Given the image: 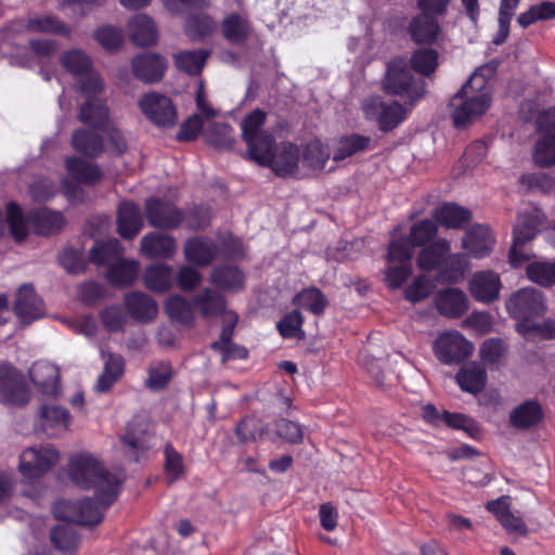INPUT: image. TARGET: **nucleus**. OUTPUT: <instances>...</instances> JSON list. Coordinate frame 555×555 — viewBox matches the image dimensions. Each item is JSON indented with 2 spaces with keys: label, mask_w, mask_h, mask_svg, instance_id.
<instances>
[{
  "label": "nucleus",
  "mask_w": 555,
  "mask_h": 555,
  "mask_svg": "<svg viewBox=\"0 0 555 555\" xmlns=\"http://www.w3.org/2000/svg\"><path fill=\"white\" fill-rule=\"evenodd\" d=\"M209 53L206 50L180 51L175 55V64L178 69L197 75L202 72Z\"/></svg>",
  "instance_id": "nucleus-47"
},
{
  "label": "nucleus",
  "mask_w": 555,
  "mask_h": 555,
  "mask_svg": "<svg viewBox=\"0 0 555 555\" xmlns=\"http://www.w3.org/2000/svg\"><path fill=\"white\" fill-rule=\"evenodd\" d=\"M491 69L487 66L477 68L469 80L451 99L452 118L456 127L465 126L481 116L491 103V87L488 76Z\"/></svg>",
  "instance_id": "nucleus-2"
},
{
  "label": "nucleus",
  "mask_w": 555,
  "mask_h": 555,
  "mask_svg": "<svg viewBox=\"0 0 555 555\" xmlns=\"http://www.w3.org/2000/svg\"><path fill=\"white\" fill-rule=\"evenodd\" d=\"M26 33L55 34L69 38L72 29L54 16L36 15L27 20L14 21L0 31V39L15 46L20 37Z\"/></svg>",
  "instance_id": "nucleus-8"
},
{
  "label": "nucleus",
  "mask_w": 555,
  "mask_h": 555,
  "mask_svg": "<svg viewBox=\"0 0 555 555\" xmlns=\"http://www.w3.org/2000/svg\"><path fill=\"white\" fill-rule=\"evenodd\" d=\"M501 288L500 278L492 271H481L473 275L469 289L473 297L480 302H491L499 297Z\"/></svg>",
  "instance_id": "nucleus-26"
},
{
  "label": "nucleus",
  "mask_w": 555,
  "mask_h": 555,
  "mask_svg": "<svg viewBox=\"0 0 555 555\" xmlns=\"http://www.w3.org/2000/svg\"><path fill=\"white\" fill-rule=\"evenodd\" d=\"M81 122L93 128H102L107 135L112 149L121 153L126 150V141L121 131L108 121V108L101 99L86 101L80 107Z\"/></svg>",
  "instance_id": "nucleus-10"
},
{
  "label": "nucleus",
  "mask_w": 555,
  "mask_h": 555,
  "mask_svg": "<svg viewBox=\"0 0 555 555\" xmlns=\"http://www.w3.org/2000/svg\"><path fill=\"white\" fill-rule=\"evenodd\" d=\"M410 241L404 238L395 240L388 247V262L389 263H411L413 249Z\"/></svg>",
  "instance_id": "nucleus-64"
},
{
  "label": "nucleus",
  "mask_w": 555,
  "mask_h": 555,
  "mask_svg": "<svg viewBox=\"0 0 555 555\" xmlns=\"http://www.w3.org/2000/svg\"><path fill=\"white\" fill-rule=\"evenodd\" d=\"M408 31L415 43L431 44L440 34V25L428 13H421L412 18Z\"/></svg>",
  "instance_id": "nucleus-30"
},
{
  "label": "nucleus",
  "mask_w": 555,
  "mask_h": 555,
  "mask_svg": "<svg viewBox=\"0 0 555 555\" xmlns=\"http://www.w3.org/2000/svg\"><path fill=\"white\" fill-rule=\"evenodd\" d=\"M293 302L295 306L317 315L322 314L327 306L326 298L321 291L315 287L302 289L294 297Z\"/></svg>",
  "instance_id": "nucleus-52"
},
{
  "label": "nucleus",
  "mask_w": 555,
  "mask_h": 555,
  "mask_svg": "<svg viewBox=\"0 0 555 555\" xmlns=\"http://www.w3.org/2000/svg\"><path fill=\"white\" fill-rule=\"evenodd\" d=\"M124 249L118 240L112 238L107 242H96L90 250L89 258L96 264L113 266L121 259Z\"/></svg>",
  "instance_id": "nucleus-43"
},
{
  "label": "nucleus",
  "mask_w": 555,
  "mask_h": 555,
  "mask_svg": "<svg viewBox=\"0 0 555 555\" xmlns=\"http://www.w3.org/2000/svg\"><path fill=\"white\" fill-rule=\"evenodd\" d=\"M268 155V162H256L260 166L270 167L281 177L292 176L296 172L300 160L298 147L292 143H282L275 146V142L262 151Z\"/></svg>",
  "instance_id": "nucleus-17"
},
{
  "label": "nucleus",
  "mask_w": 555,
  "mask_h": 555,
  "mask_svg": "<svg viewBox=\"0 0 555 555\" xmlns=\"http://www.w3.org/2000/svg\"><path fill=\"white\" fill-rule=\"evenodd\" d=\"M221 31L223 37L232 44H242L250 36L251 26L245 15L232 13L223 18Z\"/></svg>",
  "instance_id": "nucleus-37"
},
{
  "label": "nucleus",
  "mask_w": 555,
  "mask_h": 555,
  "mask_svg": "<svg viewBox=\"0 0 555 555\" xmlns=\"http://www.w3.org/2000/svg\"><path fill=\"white\" fill-rule=\"evenodd\" d=\"M172 367L168 362H156L149 367L146 386L149 389L157 391L164 389L170 382Z\"/></svg>",
  "instance_id": "nucleus-59"
},
{
  "label": "nucleus",
  "mask_w": 555,
  "mask_h": 555,
  "mask_svg": "<svg viewBox=\"0 0 555 555\" xmlns=\"http://www.w3.org/2000/svg\"><path fill=\"white\" fill-rule=\"evenodd\" d=\"M139 268L140 266L137 260L120 259L108 268L106 279L112 285L127 286L135 281Z\"/></svg>",
  "instance_id": "nucleus-42"
},
{
  "label": "nucleus",
  "mask_w": 555,
  "mask_h": 555,
  "mask_svg": "<svg viewBox=\"0 0 555 555\" xmlns=\"http://www.w3.org/2000/svg\"><path fill=\"white\" fill-rule=\"evenodd\" d=\"M411 64L415 72L430 75L438 66V52L434 49H418L413 53Z\"/></svg>",
  "instance_id": "nucleus-62"
},
{
  "label": "nucleus",
  "mask_w": 555,
  "mask_h": 555,
  "mask_svg": "<svg viewBox=\"0 0 555 555\" xmlns=\"http://www.w3.org/2000/svg\"><path fill=\"white\" fill-rule=\"evenodd\" d=\"M143 282L152 292L166 293L171 289L175 283L173 269L165 263L151 264L143 273Z\"/></svg>",
  "instance_id": "nucleus-36"
},
{
  "label": "nucleus",
  "mask_w": 555,
  "mask_h": 555,
  "mask_svg": "<svg viewBox=\"0 0 555 555\" xmlns=\"http://www.w3.org/2000/svg\"><path fill=\"white\" fill-rule=\"evenodd\" d=\"M506 309L519 322H531L529 318L545 311V304L540 291L527 287L511 296L506 301Z\"/></svg>",
  "instance_id": "nucleus-15"
},
{
  "label": "nucleus",
  "mask_w": 555,
  "mask_h": 555,
  "mask_svg": "<svg viewBox=\"0 0 555 555\" xmlns=\"http://www.w3.org/2000/svg\"><path fill=\"white\" fill-rule=\"evenodd\" d=\"M517 331L526 339H534L537 337L552 339L555 338V321L546 320L543 323L518 322Z\"/></svg>",
  "instance_id": "nucleus-57"
},
{
  "label": "nucleus",
  "mask_w": 555,
  "mask_h": 555,
  "mask_svg": "<svg viewBox=\"0 0 555 555\" xmlns=\"http://www.w3.org/2000/svg\"><path fill=\"white\" fill-rule=\"evenodd\" d=\"M60 63L74 77L83 79L80 91L86 101L99 99L96 95L102 91L103 82L92 70L91 57L83 50L73 48L64 51L60 56Z\"/></svg>",
  "instance_id": "nucleus-3"
},
{
  "label": "nucleus",
  "mask_w": 555,
  "mask_h": 555,
  "mask_svg": "<svg viewBox=\"0 0 555 555\" xmlns=\"http://www.w3.org/2000/svg\"><path fill=\"white\" fill-rule=\"evenodd\" d=\"M537 124L541 138L535 143L533 160L540 167H550L555 164V107L542 113Z\"/></svg>",
  "instance_id": "nucleus-14"
},
{
  "label": "nucleus",
  "mask_w": 555,
  "mask_h": 555,
  "mask_svg": "<svg viewBox=\"0 0 555 555\" xmlns=\"http://www.w3.org/2000/svg\"><path fill=\"white\" fill-rule=\"evenodd\" d=\"M140 250L147 258L170 259L177 250V244L170 235L152 232L142 237Z\"/></svg>",
  "instance_id": "nucleus-29"
},
{
  "label": "nucleus",
  "mask_w": 555,
  "mask_h": 555,
  "mask_svg": "<svg viewBox=\"0 0 555 555\" xmlns=\"http://www.w3.org/2000/svg\"><path fill=\"white\" fill-rule=\"evenodd\" d=\"M435 306L440 314L448 318H460L468 309V298L459 288H446L436 295Z\"/></svg>",
  "instance_id": "nucleus-25"
},
{
  "label": "nucleus",
  "mask_w": 555,
  "mask_h": 555,
  "mask_svg": "<svg viewBox=\"0 0 555 555\" xmlns=\"http://www.w3.org/2000/svg\"><path fill=\"white\" fill-rule=\"evenodd\" d=\"M125 455L133 462H139L147 452L150 446L143 430H138L129 424L121 439Z\"/></svg>",
  "instance_id": "nucleus-41"
},
{
  "label": "nucleus",
  "mask_w": 555,
  "mask_h": 555,
  "mask_svg": "<svg viewBox=\"0 0 555 555\" xmlns=\"http://www.w3.org/2000/svg\"><path fill=\"white\" fill-rule=\"evenodd\" d=\"M530 281L542 286L555 284V261H534L527 267Z\"/></svg>",
  "instance_id": "nucleus-56"
},
{
  "label": "nucleus",
  "mask_w": 555,
  "mask_h": 555,
  "mask_svg": "<svg viewBox=\"0 0 555 555\" xmlns=\"http://www.w3.org/2000/svg\"><path fill=\"white\" fill-rule=\"evenodd\" d=\"M467 268V255L461 253L450 254L449 251L440 270V279L446 282H459L464 278Z\"/></svg>",
  "instance_id": "nucleus-48"
},
{
  "label": "nucleus",
  "mask_w": 555,
  "mask_h": 555,
  "mask_svg": "<svg viewBox=\"0 0 555 555\" xmlns=\"http://www.w3.org/2000/svg\"><path fill=\"white\" fill-rule=\"evenodd\" d=\"M125 306L129 314L138 321L149 322L156 318V301L142 292L129 293L125 296Z\"/></svg>",
  "instance_id": "nucleus-33"
},
{
  "label": "nucleus",
  "mask_w": 555,
  "mask_h": 555,
  "mask_svg": "<svg viewBox=\"0 0 555 555\" xmlns=\"http://www.w3.org/2000/svg\"><path fill=\"white\" fill-rule=\"evenodd\" d=\"M101 356L104 359V370L98 378L95 389L99 392H106L121 376L124 372V360L120 356L114 353H109L107 358H105L103 350H101Z\"/></svg>",
  "instance_id": "nucleus-40"
},
{
  "label": "nucleus",
  "mask_w": 555,
  "mask_h": 555,
  "mask_svg": "<svg viewBox=\"0 0 555 555\" xmlns=\"http://www.w3.org/2000/svg\"><path fill=\"white\" fill-rule=\"evenodd\" d=\"M494 245L493 234L488 225L476 224L469 228L463 240L462 247L468 256L483 258L490 254Z\"/></svg>",
  "instance_id": "nucleus-23"
},
{
  "label": "nucleus",
  "mask_w": 555,
  "mask_h": 555,
  "mask_svg": "<svg viewBox=\"0 0 555 555\" xmlns=\"http://www.w3.org/2000/svg\"><path fill=\"white\" fill-rule=\"evenodd\" d=\"M94 39L105 50L117 51L124 41V35L119 27L103 25L94 31Z\"/></svg>",
  "instance_id": "nucleus-60"
},
{
  "label": "nucleus",
  "mask_w": 555,
  "mask_h": 555,
  "mask_svg": "<svg viewBox=\"0 0 555 555\" xmlns=\"http://www.w3.org/2000/svg\"><path fill=\"white\" fill-rule=\"evenodd\" d=\"M384 89L387 93L405 98L413 104L425 94V82L412 76L404 60L396 59L388 64Z\"/></svg>",
  "instance_id": "nucleus-5"
},
{
  "label": "nucleus",
  "mask_w": 555,
  "mask_h": 555,
  "mask_svg": "<svg viewBox=\"0 0 555 555\" xmlns=\"http://www.w3.org/2000/svg\"><path fill=\"white\" fill-rule=\"evenodd\" d=\"M193 305L198 308L205 318L223 314L225 311V301L222 295L217 292L205 288L193 298Z\"/></svg>",
  "instance_id": "nucleus-44"
},
{
  "label": "nucleus",
  "mask_w": 555,
  "mask_h": 555,
  "mask_svg": "<svg viewBox=\"0 0 555 555\" xmlns=\"http://www.w3.org/2000/svg\"><path fill=\"white\" fill-rule=\"evenodd\" d=\"M474 351V345L459 331H446L434 341L436 358L444 364L459 363Z\"/></svg>",
  "instance_id": "nucleus-13"
},
{
  "label": "nucleus",
  "mask_w": 555,
  "mask_h": 555,
  "mask_svg": "<svg viewBox=\"0 0 555 555\" xmlns=\"http://www.w3.org/2000/svg\"><path fill=\"white\" fill-rule=\"evenodd\" d=\"M108 505H104L101 496L95 491V498L85 499L78 502L60 500L53 505L55 518L82 526H95L102 521L103 511Z\"/></svg>",
  "instance_id": "nucleus-6"
},
{
  "label": "nucleus",
  "mask_w": 555,
  "mask_h": 555,
  "mask_svg": "<svg viewBox=\"0 0 555 555\" xmlns=\"http://www.w3.org/2000/svg\"><path fill=\"white\" fill-rule=\"evenodd\" d=\"M361 108L365 118L376 122L379 130L384 132L398 127L408 116V109L402 104L387 103L380 96L365 99Z\"/></svg>",
  "instance_id": "nucleus-12"
},
{
  "label": "nucleus",
  "mask_w": 555,
  "mask_h": 555,
  "mask_svg": "<svg viewBox=\"0 0 555 555\" xmlns=\"http://www.w3.org/2000/svg\"><path fill=\"white\" fill-rule=\"evenodd\" d=\"M131 42L138 47H149L156 43L157 28L152 17L146 14L132 16L127 24Z\"/></svg>",
  "instance_id": "nucleus-27"
},
{
  "label": "nucleus",
  "mask_w": 555,
  "mask_h": 555,
  "mask_svg": "<svg viewBox=\"0 0 555 555\" xmlns=\"http://www.w3.org/2000/svg\"><path fill=\"white\" fill-rule=\"evenodd\" d=\"M28 222L39 235H51L61 231L65 225V217L61 211L52 210L47 207L38 208L31 211L27 217Z\"/></svg>",
  "instance_id": "nucleus-32"
},
{
  "label": "nucleus",
  "mask_w": 555,
  "mask_h": 555,
  "mask_svg": "<svg viewBox=\"0 0 555 555\" xmlns=\"http://www.w3.org/2000/svg\"><path fill=\"white\" fill-rule=\"evenodd\" d=\"M455 378L463 391L476 395L485 388L487 373L482 364L468 362L460 369Z\"/></svg>",
  "instance_id": "nucleus-35"
},
{
  "label": "nucleus",
  "mask_w": 555,
  "mask_h": 555,
  "mask_svg": "<svg viewBox=\"0 0 555 555\" xmlns=\"http://www.w3.org/2000/svg\"><path fill=\"white\" fill-rule=\"evenodd\" d=\"M29 377L38 392L48 398L59 396V369L48 361H37L29 369Z\"/></svg>",
  "instance_id": "nucleus-22"
},
{
  "label": "nucleus",
  "mask_w": 555,
  "mask_h": 555,
  "mask_svg": "<svg viewBox=\"0 0 555 555\" xmlns=\"http://www.w3.org/2000/svg\"><path fill=\"white\" fill-rule=\"evenodd\" d=\"M371 138L361 134H351L338 141L336 151L333 154L335 162L343 160L369 147Z\"/></svg>",
  "instance_id": "nucleus-50"
},
{
  "label": "nucleus",
  "mask_w": 555,
  "mask_h": 555,
  "mask_svg": "<svg viewBox=\"0 0 555 555\" xmlns=\"http://www.w3.org/2000/svg\"><path fill=\"white\" fill-rule=\"evenodd\" d=\"M68 475L77 486L95 489L104 505H111L115 501L121 482L119 475L105 470L95 455L85 452L70 457Z\"/></svg>",
  "instance_id": "nucleus-1"
},
{
  "label": "nucleus",
  "mask_w": 555,
  "mask_h": 555,
  "mask_svg": "<svg viewBox=\"0 0 555 555\" xmlns=\"http://www.w3.org/2000/svg\"><path fill=\"white\" fill-rule=\"evenodd\" d=\"M15 313L23 324H30L44 315V304L31 285L21 286L16 294Z\"/></svg>",
  "instance_id": "nucleus-21"
},
{
  "label": "nucleus",
  "mask_w": 555,
  "mask_h": 555,
  "mask_svg": "<svg viewBox=\"0 0 555 555\" xmlns=\"http://www.w3.org/2000/svg\"><path fill=\"white\" fill-rule=\"evenodd\" d=\"M542 417V410L535 401H527L517 406L511 414V423L518 428L537 424Z\"/></svg>",
  "instance_id": "nucleus-51"
},
{
  "label": "nucleus",
  "mask_w": 555,
  "mask_h": 555,
  "mask_svg": "<svg viewBox=\"0 0 555 555\" xmlns=\"http://www.w3.org/2000/svg\"><path fill=\"white\" fill-rule=\"evenodd\" d=\"M193 306V301L190 302L181 295H172L167 299L165 309L171 320L191 325L194 321Z\"/></svg>",
  "instance_id": "nucleus-45"
},
{
  "label": "nucleus",
  "mask_w": 555,
  "mask_h": 555,
  "mask_svg": "<svg viewBox=\"0 0 555 555\" xmlns=\"http://www.w3.org/2000/svg\"><path fill=\"white\" fill-rule=\"evenodd\" d=\"M435 218L446 228L457 229L469 220L470 212L455 204H444L436 210Z\"/></svg>",
  "instance_id": "nucleus-46"
},
{
  "label": "nucleus",
  "mask_w": 555,
  "mask_h": 555,
  "mask_svg": "<svg viewBox=\"0 0 555 555\" xmlns=\"http://www.w3.org/2000/svg\"><path fill=\"white\" fill-rule=\"evenodd\" d=\"M143 227L140 207L132 202H122L118 207L117 231L122 238L131 240Z\"/></svg>",
  "instance_id": "nucleus-28"
},
{
  "label": "nucleus",
  "mask_w": 555,
  "mask_h": 555,
  "mask_svg": "<svg viewBox=\"0 0 555 555\" xmlns=\"http://www.w3.org/2000/svg\"><path fill=\"white\" fill-rule=\"evenodd\" d=\"M543 212L537 207H530L518 214L514 227V240L509 250V261L513 267H518L530 258V253L525 244L532 240L544 222Z\"/></svg>",
  "instance_id": "nucleus-4"
},
{
  "label": "nucleus",
  "mask_w": 555,
  "mask_h": 555,
  "mask_svg": "<svg viewBox=\"0 0 555 555\" xmlns=\"http://www.w3.org/2000/svg\"><path fill=\"white\" fill-rule=\"evenodd\" d=\"M244 280L243 272L234 266L218 267L210 274V283L225 292L241 291Z\"/></svg>",
  "instance_id": "nucleus-38"
},
{
  "label": "nucleus",
  "mask_w": 555,
  "mask_h": 555,
  "mask_svg": "<svg viewBox=\"0 0 555 555\" xmlns=\"http://www.w3.org/2000/svg\"><path fill=\"white\" fill-rule=\"evenodd\" d=\"M142 113L158 127L169 128L177 121V112L169 98L159 93H147L139 102Z\"/></svg>",
  "instance_id": "nucleus-18"
},
{
  "label": "nucleus",
  "mask_w": 555,
  "mask_h": 555,
  "mask_svg": "<svg viewBox=\"0 0 555 555\" xmlns=\"http://www.w3.org/2000/svg\"><path fill=\"white\" fill-rule=\"evenodd\" d=\"M59 44L55 40L34 39L29 41L27 48L18 50L17 43L11 46L8 41L0 39V60L8 56L12 65L35 67L53 56Z\"/></svg>",
  "instance_id": "nucleus-7"
},
{
  "label": "nucleus",
  "mask_w": 555,
  "mask_h": 555,
  "mask_svg": "<svg viewBox=\"0 0 555 555\" xmlns=\"http://www.w3.org/2000/svg\"><path fill=\"white\" fill-rule=\"evenodd\" d=\"M451 250V244L446 238H438L425 248L417 256V266L421 270H441L444 258Z\"/></svg>",
  "instance_id": "nucleus-34"
},
{
  "label": "nucleus",
  "mask_w": 555,
  "mask_h": 555,
  "mask_svg": "<svg viewBox=\"0 0 555 555\" xmlns=\"http://www.w3.org/2000/svg\"><path fill=\"white\" fill-rule=\"evenodd\" d=\"M166 69V61L155 53H142L132 60L133 75L144 82L158 81Z\"/></svg>",
  "instance_id": "nucleus-24"
},
{
  "label": "nucleus",
  "mask_w": 555,
  "mask_h": 555,
  "mask_svg": "<svg viewBox=\"0 0 555 555\" xmlns=\"http://www.w3.org/2000/svg\"><path fill=\"white\" fill-rule=\"evenodd\" d=\"M266 121V113L255 109L242 121V135L247 144V156L254 162H268V155L262 151L275 142V138L269 131L262 129Z\"/></svg>",
  "instance_id": "nucleus-9"
},
{
  "label": "nucleus",
  "mask_w": 555,
  "mask_h": 555,
  "mask_svg": "<svg viewBox=\"0 0 555 555\" xmlns=\"http://www.w3.org/2000/svg\"><path fill=\"white\" fill-rule=\"evenodd\" d=\"M145 216L149 224L159 229H175L183 220L182 212L169 202L151 198L145 204Z\"/></svg>",
  "instance_id": "nucleus-19"
},
{
  "label": "nucleus",
  "mask_w": 555,
  "mask_h": 555,
  "mask_svg": "<svg viewBox=\"0 0 555 555\" xmlns=\"http://www.w3.org/2000/svg\"><path fill=\"white\" fill-rule=\"evenodd\" d=\"M216 28V23L207 14L192 15L186 20L185 31L193 40H201Z\"/></svg>",
  "instance_id": "nucleus-58"
},
{
  "label": "nucleus",
  "mask_w": 555,
  "mask_h": 555,
  "mask_svg": "<svg viewBox=\"0 0 555 555\" xmlns=\"http://www.w3.org/2000/svg\"><path fill=\"white\" fill-rule=\"evenodd\" d=\"M330 158L328 149L320 141H312L307 144L304 155L302 164L312 169H322Z\"/></svg>",
  "instance_id": "nucleus-61"
},
{
  "label": "nucleus",
  "mask_w": 555,
  "mask_h": 555,
  "mask_svg": "<svg viewBox=\"0 0 555 555\" xmlns=\"http://www.w3.org/2000/svg\"><path fill=\"white\" fill-rule=\"evenodd\" d=\"M59 461L60 452L51 444L29 447L20 456L18 470L30 481L48 473Z\"/></svg>",
  "instance_id": "nucleus-11"
},
{
  "label": "nucleus",
  "mask_w": 555,
  "mask_h": 555,
  "mask_svg": "<svg viewBox=\"0 0 555 555\" xmlns=\"http://www.w3.org/2000/svg\"><path fill=\"white\" fill-rule=\"evenodd\" d=\"M555 17V3L552 1H543L532 5L528 11L519 14L517 23L527 28L531 24L540 21H548Z\"/></svg>",
  "instance_id": "nucleus-53"
},
{
  "label": "nucleus",
  "mask_w": 555,
  "mask_h": 555,
  "mask_svg": "<svg viewBox=\"0 0 555 555\" xmlns=\"http://www.w3.org/2000/svg\"><path fill=\"white\" fill-rule=\"evenodd\" d=\"M38 414L39 427L49 437H61L70 428L72 415L61 405L42 404Z\"/></svg>",
  "instance_id": "nucleus-20"
},
{
  "label": "nucleus",
  "mask_w": 555,
  "mask_h": 555,
  "mask_svg": "<svg viewBox=\"0 0 555 555\" xmlns=\"http://www.w3.org/2000/svg\"><path fill=\"white\" fill-rule=\"evenodd\" d=\"M72 143L76 151L90 157H96L103 151L102 140L93 131L76 130Z\"/></svg>",
  "instance_id": "nucleus-49"
},
{
  "label": "nucleus",
  "mask_w": 555,
  "mask_h": 555,
  "mask_svg": "<svg viewBox=\"0 0 555 555\" xmlns=\"http://www.w3.org/2000/svg\"><path fill=\"white\" fill-rule=\"evenodd\" d=\"M183 253L192 264L206 267L215 259L218 248L210 238L194 237L185 242Z\"/></svg>",
  "instance_id": "nucleus-31"
},
{
  "label": "nucleus",
  "mask_w": 555,
  "mask_h": 555,
  "mask_svg": "<svg viewBox=\"0 0 555 555\" xmlns=\"http://www.w3.org/2000/svg\"><path fill=\"white\" fill-rule=\"evenodd\" d=\"M51 541L57 550L64 553L74 552L79 543L75 529L68 524L55 526L51 530Z\"/></svg>",
  "instance_id": "nucleus-54"
},
{
  "label": "nucleus",
  "mask_w": 555,
  "mask_h": 555,
  "mask_svg": "<svg viewBox=\"0 0 555 555\" xmlns=\"http://www.w3.org/2000/svg\"><path fill=\"white\" fill-rule=\"evenodd\" d=\"M236 436L242 442L255 441L262 437L272 438L269 426H263L257 417L243 420L236 427Z\"/></svg>",
  "instance_id": "nucleus-55"
},
{
  "label": "nucleus",
  "mask_w": 555,
  "mask_h": 555,
  "mask_svg": "<svg viewBox=\"0 0 555 555\" xmlns=\"http://www.w3.org/2000/svg\"><path fill=\"white\" fill-rule=\"evenodd\" d=\"M438 228L433 220H421L410 231L409 241L412 246H422L428 243L437 234Z\"/></svg>",
  "instance_id": "nucleus-63"
},
{
  "label": "nucleus",
  "mask_w": 555,
  "mask_h": 555,
  "mask_svg": "<svg viewBox=\"0 0 555 555\" xmlns=\"http://www.w3.org/2000/svg\"><path fill=\"white\" fill-rule=\"evenodd\" d=\"M68 175L79 183L93 184L102 179V171L88 160L73 156L66 159Z\"/></svg>",
  "instance_id": "nucleus-39"
},
{
  "label": "nucleus",
  "mask_w": 555,
  "mask_h": 555,
  "mask_svg": "<svg viewBox=\"0 0 555 555\" xmlns=\"http://www.w3.org/2000/svg\"><path fill=\"white\" fill-rule=\"evenodd\" d=\"M29 398V390L21 372L7 363L0 365V401L12 405H24Z\"/></svg>",
  "instance_id": "nucleus-16"
}]
</instances>
